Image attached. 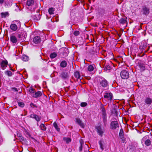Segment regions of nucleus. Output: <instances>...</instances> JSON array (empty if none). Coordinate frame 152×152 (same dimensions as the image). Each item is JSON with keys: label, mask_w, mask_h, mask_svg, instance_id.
Masks as SVG:
<instances>
[{"label": "nucleus", "mask_w": 152, "mask_h": 152, "mask_svg": "<svg viewBox=\"0 0 152 152\" xmlns=\"http://www.w3.org/2000/svg\"><path fill=\"white\" fill-rule=\"evenodd\" d=\"M21 26L20 23L19 21H17L15 22V23L11 24L10 28L12 31H15L17 30L18 27Z\"/></svg>", "instance_id": "nucleus-1"}, {"label": "nucleus", "mask_w": 152, "mask_h": 152, "mask_svg": "<svg viewBox=\"0 0 152 152\" xmlns=\"http://www.w3.org/2000/svg\"><path fill=\"white\" fill-rule=\"evenodd\" d=\"M26 4L28 6H31L32 8L31 9V11H34L36 7V4L34 3L33 0H27Z\"/></svg>", "instance_id": "nucleus-2"}, {"label": "nucleus", "mask_w": 152, "mask_h": 152, "mask_svg": "<svg viewBox=\"0 0 152 152\" xmlns=\"http://www.w3.org/2000/svg\"><path fill=\"white\" fill-rule=\"evenodd\" d=\"M120 75L123 79H127L129 77V74L128 72L126 70L122 71L121 72Z\"/></svg>", "instance_id": "nucleus-3"}, {"label": "nucleus", "mask_w": 152, "mask_h": 152, "mask_svg": "<svg viewBox=\"0 0 152 152\" xmlns=\"http://www.w3.org/2000/svg\"><path fill=\"white\" fill-rule=\"evenodd\" d=\"M119 127V124L117 121H112L110 124V128L111 129H115Z\"/></svg>", "instance_id": "nucleus-4"}, {"label": "nucleus", "mask_w": 152, "mask_h": 152, "mask_svg": "<svg viewBox=\"0 0 152 152\" xmlns=\"http://www.w3.org/2000/svg\"><path fill=\"white\" fill-rule=\"evenodd\" d=\"M104 98L110 102L113 98V95L111 93H106L104 96Z\"/></svg>", "instance_id": "nucleus-5"}, {"label": "nucleus", "mask_w": 152, "mask_h": 152, "mask_svg": "<svg viewBox=\"0 0 152 152\" xmlns=\"http://www.w3.org/2000/svg\"><path fill=\"white\" fill-rule=\"evenodd\" d=\"M8 65V62L6 60H3L1 63V66L2 69H4Z\"/></svg>", "instance_id": "nucleus-6"}, {"label": "nucleus", "mask_w": 152, "mask_h": 152, "mask_svg": "<svg viewBox=\"0 0 152 152\" xmlns=\"http://www.w3.org/2000/svg\"><path fill=\"white\" fill-rule=\"evenodd\" d=\"M101 85L103 87H106L108 86L107 81L105 79H104L100 82Z\"/></svg>", "instance_id": "nucleus-7"}, {"label": "nucleus", "mask_w": 152, "mask_h": 152, "mask_svg": "<svg viewBox=\"0 0 152 152\" xmlns=\"http://www.w3.org/2000/svg\"><path fill=\"white\" fill-rule=\"evenodd\" d=\"M80 146L79 148V151H82L83 147L86 146H88L87 145L84 143V142L82 139H81L80 140Z\"/></svg>", "instance_id": "nucleus-8"}, {"label": "nucleus", "mask_w": 152, "mask_h": 152, "mask_svg": "<svg viewBox=\"0 0 152 152\" xmlns=\"http://www.w3.org/2000/svg\"><path fill=\"white\" fill-rule=\"evenodd\" d=\"M144 102L145 104L148 106L151 105L152 102V99L149 97H147L144 99Z\"/></svg>", "instance_id": "nucleus-9"}, {"label": "nucleus", "mask_w": 152, "mask_h": 152, "mask_svg": "<svg viewBox=\"0 0 152 152\" xmlns=\"http://www.w3.org/2000/svg\"><path fill=\"white\" fill-rule=\"evenodd\" d=\"M30 118H34L37 122H38L41 120V118L39 117L38 115L34 113L31 114L30 115Z\"/></svg>", "instance_id": "nucleus-10"}, {"label": "nucleus", "mask_w": 152, "mask_h": 152, "mask_svg": "<svg viewBox=\"0 0 152 152\" xmlns=\"http://www.w3.org/2000/svg\"><path fill=\"white\" fill-rule=\"evenodd\" d=\"M142 10L144 14L147 15L149 14L150 11L148 8L146 7V6H144L143 7Z\"/></svg>", "instance_id": "nucleus-11"}, {"label": "nucleus", "mask_w": 152, "mask_h": 152, "mask_svg": "<svg viewBox=\"0 0 152 152\" xmlns=\"http://www.w3.org/2000/svg\"><path fill=\"white\" fill-rule=\"evenodd\" d=\"M148 47L147 50H148L150 48L149 46L148 45V44L145 43H144L142 45H140L139 47V48L142 50L143 51L144 50H145L146 48Z\"/></svg>", "instance_id": "nucleus-12"}, {"label": "nucleus", "mask_w": 152, "mask_h": 152, "mask_svg": "<svg viewBox=\"0 0 152 152\" xmlns=\"http://www.w3.org/2000/svg\"><path fill=\"white\" fill-rule=\"evenodd\" d=\"M11 41L13 43H15L17 42V39L14 34H12L10 37Z\"/></svg>", "instance_id": "nucleus-13"}, {"label": "nucleus", "mask_w": 152, "mask_h": 152, "mask_svg": "<svg viewBox=\"0 0 152 152\" xmlns=\"http://www.w3.org/2000/svg\"><path fill=\"white\" fill-rule=\"evenodd\" d=\"M4 3V6L6 7H10L12 4V2L11 0H6Z\"/></svg>", "instance_id": "nucleus-14"}, {"label": "nucleus", "mask_w": 152, "mask_h": 152, "mask_svg": "<svg viewBox=\"0 0 152 152\" xmlns=\"http://www.w3.org/2000/svg\"><path fill=\"white\" fill-rule=\"evenodd\" d=\"M41 41V39L39 36L35 37L33 39V42L35 44H38Z\"/></svg>", "instance_id": "nucleus-15"}, {"label": "nucleus", "mask_w": 152, "mask_h": 152, "mask_svg": "<svg viewBox=\"0 0 152 152\" xmlns=\"http://www.w3.org/2000/svg\"><path fill=\"white\" fill-rule=\"evenodd\" d=\"M124 131L122 129H121L120 130L119 135L120 138L123 141V142H124L125 141V139L124 137Z\"/></svg>", "instance_id": "nucleus-16"}, {"label": "nucleus", "mask_w": 152, "mask_h": 152, "mask_svg": "<svg viewBox=\"0 0 152 152\" xmlns=\"http://www.w3.org/2000/svg\"><path fill=\"white\" fill-rule=\"evenodd\" d=\"M76 122L81 127L84 128V125L83 123H82L81 120L79 118H76Z\"/></svg>", "instance_id": "nucleus-17"}, {"label": "nucleus", "mask_w": 152, "mask_h": 152, "mask_svg": "<svg viewBox=\"0 0 152 152\" xmlns=\"http://www.w3.org/2000/svg\"><path fill=\"white\" fill-rule=\"evenodd\" d=\"M69 52L67 48H65L62 52L63 56L65 57L67 56L69 53Z\"/></svg>", "instance_id": "nucleus-18"}, {"label": "nucleus", "mask_w": 152, "mask_h": 152, "mask_svg": "<svg viewBox=\"0 0 152 152\" xmlns=\"http://www.w3.org/2000/svg\"><path fill=\"white\" fill-rule=\"evenodd\" d=\"M42 95V92L40 91H38L36 92L33 96L35 98H37L40 97Z\"/></svg>", "instance_id": "nucleus-19"}, {"label": "nucleus", "mask_w": 152, "mask_h": 152, "mask_svg": "<svg viewBox=\"0 0 152 152\" xmlns=\"http://www.w3.org/2000/svg\"><path fill=\"white\" fill-rule=\"evenodd\" d=\"M145 65L142 63H140L139 64V66L141 71H144L145 69Z\"/></svg>", "instance_id": "nucleus-20"}, {"label": "nucleus", "mask_w": 152, "mask_h": 152, "mask_svg": "<svg viewBox=\"0 0 152 152\" xmlns=\"http://www.w3.org/2000/svg\"><path fill=\"white\" fill-rule=\"evenodd\" d=\"M99 13L100 15L102 16L106 13V12L104 9H100L99 10Z\"/></svg>", "instance_id": "nucleus-21"}, {"label": "nucleus", "mask_w": 152, "mask_h": 152, "mask_svg": "<svg viewBox=\"0 0 152 152\" xmlns=\"http://www.w3.org/2000/svg\"><path fill=\"white\" fill-rule=\"evenodd\" d=\"M9 14L8 12H2L1 13V16L2 18H5L6 16H8Z\"/></svg>", "instance_id": "nucleus-22"}, {"label": "nucleus", "mask_w": 152, "mask_h": 152, "mask_svg": "<svg viewBox=\"0 0 152 152\" xmlns=\"http://www.w3.org/2000/svg\"><path fill=\"white\" fill-rule=\"evenodd\" d=\"M60 77L64 79L68 77V75L67 73L63 72H62L61 75Z\"/></svg>", "instance_id": "nucleus-23"}, {"label": "nucleus", "mask_w": 152, "mask_h": 152, "mask_svg": "<svg viewBox=\"0 0 152 152\" xmlns=\"http://www.w3.org/2000/svg\"><path fill=\"white\" fill-rule=\"evenodd\" d=\"M22 60L25 61H27L29 59L28 57L26 55H23L22 57Z\"/></svg>", "instance_id": "nucleus-24"}, {"label": "nucleus", "mask_w": 152, "mask_h": 152, "mask_svg": "<svg viewBox=\"0 0 152 152\" xmlns=\"http://www.w3.org/2000/svg\"><path fill=\"white\" fill-rule=\"evenodd\" d=\"M66 65L67 63L65 61H62L60 63V66L62 67H65L66 66Z\"/></svg>", "instance_id": "nucleus-25"}, {"label": "nucleus", "mask_w": 152, "mask_h": 152, "mask_svg": "<svg viewBox=\"0 0 152 152\" xmlns=\"http://www.w3.org/2000/svg\"><path fill=\"white\" fill-rule=\"evenodd\" d=\"M74 75L75 77L77 79H80V75L79 72L76 71L75 72Z\"/></svg>", "instance_id": "nucleus-26"}, {"label": "nucleus", "mask_w": 152, "mask_h": 152, "mask_svg": "<svg viewBox=\"0 0 152 152\" xmlns=\"http://www.w3.org/2000/svg\"><path fill=\"white\" fill-rule=\"evenodd\" d=\"M87 69L89 71L91 72L94 70V68L93 65H90L88 66Z\"/></svg>", "instance_id": "nucleus-27"}, {"label": "nucleus", "mask_w": 152, "mask_h": 152, "mask_svg": "<svg viewBox=\"0 0 152 152\" xmlns=\"http://www.w3.org/2000/svg\"><path fill=\"white\" fill-rule=\"evenodd\" d=\"M54 9L51 7L48 9V11L50 14L52 15L54 14Z\"/></svg>", "instance_id": "nucleus-28"}, {"label": "nucleus", "mask_w": 152, "mask_h": 152, "mask_svg": "<svg viewBox=\"0 0 152 152\" xmlns=\"http://www.w3.org/2000/svg\"><path fill=\"white\" fill-rule=\"evenodd\" d=\"M120 23L122 24H124L126 23V20L125 19L121 18L119 20Z\"/></svg>", "instance_id": "nucleus-29"}, {"label": "nucleus", "mask_w": 152, "mask_h": 152, "mask_svg": "<svg viewBox=\"0 0 152 152\" xmlns=\"http://www.w3.org/2000/svg\"><path fill=\"white\" fill-rule=\"evenodd\" d=\"M98 133L99 135L101 136H102V134L103 133L102 129L100 128H99L98 129Z\"/></svg>", "instance_id": "nucleus-30"}, {"label": "nucleus", "mask_w": 152, "mask_h": 152, "mask_svg": "<svg viewBox=\"0 0 152 152\" xmlns=\"http://www.w3.org/2000/svg\"><path fill=\"white\" fill-rule=\"evenodd\" d=\"M40 128L43 131H45L46 130V127L43 124H41L40 125Z\"/></svg>", "instance_id": "nucleus-31"}, {"label": "nucleus", "mask_w": 152, "mask_h": 152, "mask_svg": "<svg viewBox=\"0 0 152 152\" xmlns=\"http://www.w3.org/2000/svg\"><path fill=\"white\" fill-rule=\"evenodd\" d=\"M63 140L67 143L71 142V139L69 138L64 137Z\"/></svg>", "instance_id": "nucleus-32"}, {"label": "nucleus", "mask_w": 152, "mask_h": 152, "mask_svg": "<svg viewBox=\"0 0 152 152\" xmlns=\"http://www.w3.org/2000/svg\"><path fill=\"white\" fill-rule=\"evenodd\" d=\"M57 56V54L55 52L51 53L50 55V57L51 58H54L56 57Z\"/></svg>", "instance_id": "nucleus-33"}, {"label": "nucleus", "mask_w": 152, "mask_h": 152, "mask_svg": "<svg viewBox=\"0 0 152 152\" xmlns=\"http://www.w3.org/2000/svg\"><path fill=\"white\" fill-rule=\"evenodd\" d=\"M41 17V15H37L34 16V18L36 20H40Z\"/></svg>", "instance_id": "nucleus-34"}, {"label": "nucleus", "mask_w": 152, "mask_h": 152, "mask_svg": "<svg viewBox=\"0 0 152 152\" xmlns=\"http://www.w3.org/2000/svg\"><path fill=\"white\" fill-rule=\"evenodd\" d=\"M17 136L19 138V139L21 140H23V137L21 136V134L19 132H17Z\"/></svg>", "instance_id": "nucleus-35"}, {"label": "nucleus", "mask_w": 152, "mask_h": 152, "mask_svg": "<svg viewBox=\"0 0 152 152\" xmlns=\"http://www.w3.org/2000/svg\"><path fill=\"white\" fill-rule=\"evenodd\" d=\"M53 125L54 127H55V129L57 131H59L60 130V129L58 127V125L57 123L55 122L53 124Z\"/></svg>", "instance_id": "nucleus-36"}, {"label": "nucleus", "mask_w": 152, "mask_h": 152, "mask_svg": "<svg viewBox=\"0 0 152 152\" xmlns=\"http://www.w3.org/2000/svg\"><path fill=\"white\" fill-rule=\"evenodd\" d=\"M145 144L147 146H149L151 144V141L150 140L147 139L145 141Z\"/></svg>", "instance_id": "nucleus-37"}, {"label": "nucleus", "mask_w": 152, "mask_h": 152, "mask_svg": "<svg viewBox=\"0 0 152 152\" xmlns=\"http://www.w3.org/2000/svg\"><path fill=\"white\" fill-rule=\"evenodd\" d=\"M29 92L30 93L33 94L35 92V89L32 88H30L29 89Z\"/></svg>", "instance_id": "nucleus-38"}, {"label": "nucleus", "mask_w": 152, "mask_h": 152, "mask_svg": "<svg viewBox=\"0 0 152 152\" xmlns=\"http://www.w3.org/2000/svg\"><path fill=\"white\" fill-rule=\"evenodd\" d=\"M18 104L19 107H23L24 106V104L22 102H19Z\"/></svg>", "instance_id": "nucleus-39"}, {"label": "nucleus", "mask_w": 152, "mask_h": 152, "mask_svg": "<svg viewBox=\"0 0 152 152\" xmlns=\"http://www.w3.org/2000/svg\"><path fill=\"white\" fill-rule=\"evenodd\" d=\"M79 34H80L79 31H75L73 33V34L75 36H77Z\"/></svg>", "instance_id": "nucleus-40"}, {"label": "nucleus", "mask_w": 152, "mask_h": 152, "mask_svg": "<svg viewBox=\"0 0 152 152\" xmlns=\"http://www.w3.org/2000/svg\"><path fill=\"white\" fill-rule=\"evenodd\" d=\"M102 111V112L103 114L104 115L106 114L105 110L104 108L103 107H102L101 108Z\"/></svg>", "instance_id": "nucleus-41"}, {"label": "nucleus", "mask_w": 152, "mask_h": 152, "mask_svg": "<svg viewBox=\"0 0 152 152\" xmlns=\"http://www.w3.org/2000/svg\"><path fill=\"white\" fill-rule=\"evenodd\" d=\"M87 105V103L86 102H82L81 103L80 105L82 107H84Z\"/></svg>", "instance_id": "nucleus-42"}, {"label": "nucleus", "mask_w": 152, "mask_h": 152, "mask_svg": "<svg viewBox=\"0 0 152 152\" xmlns=\"http://www.w3.org/2000/svg\"><path fill=\"white\" fill-rule=\"evenodd\" d=\"M7 74L9 76H11L12 75V72L10 71H7Z\"/></svg>", "instance_id": "nucleus-43"}, {"label": "nucleus", "mask_w": 152, "mask_h": 152, "mask_svg": "<svg viewBox=\"0 0 152 152\" xmlns=\"http://www.w3.org/2000/svg\"><path fill=\"white\" fill-rule=\"evenodd\" d=\"M99 144L100 145V148L102 150H103L104 149V148H103V145L101 141H100L99 142Z\"/></svg>", "instance_id": "nucleus-44"}, {"label": "nucleus", "mask_w": 152, "mask_h": 152, "mask_svg": "<svg viewBox=\"0 0 152 152\" xmlns=\"http://www.w3.org/2000/svg\"><path fill=\"white\" fill-rule=\"evenodd\" d=\"M105 68L107 69L110 70L111 68V67L109 65H106L105 66Z\"/></svg>", "instance_id": "nucleus-45"}, {"label": "nucleus", "mask_w": 152, "mask_h": 152, "mask_svg": "<svg viewBox=\"0 0 152 152\" xmlns=\"http://www.w3.org/2000/svg\"><path fill=\"white\" fill-rule=\"evenodd\" d=\"M30 105L31 107H33V106H34V104L33 103H31V104H30Z\"/></svg>", "instance_id": "nucleus-46"}, {"label": "nucleus", "mask_w": 152, "mask_h": 152, "mask_svg": "<svg viewBox=\"0 0 152 152\" xmlns=\"http://www.w3.org/2000/svg\"><path fill=\"white\" fill-rule=\"evenodd\" d=\"M13 89H14L15 91H18L16 88H13Z\"/></svg>", "instance_id": "nucleus-47"}, {"label": "nucleus", "mask_w": 152, "mask_h": 152, "mask_svg": "<svg viewBox=\"0 0 152 152\" xmlns=\"http://www.w3.org/2000/svg\"><path fill=\"white\" fill-rule=\"evenodd\" d=\"M18 37H20V34H18Z\"/></svg>", "instance_id": "nucleus-48"}, {"label": "nucleus", "mask_w": 152, "mask_h": 152, "mask_svg": "<svg viewBox=\"0 0 152 152\" xmlns=\"http://www.w3.org/2000/svg\"><path fill=\"white\" fill-rule=\"evenodd\" d=\"M147 52V51H146V50H145L144 52Z\"/></svg>", "instance_id": "nucleus-49"}]
</instances>
